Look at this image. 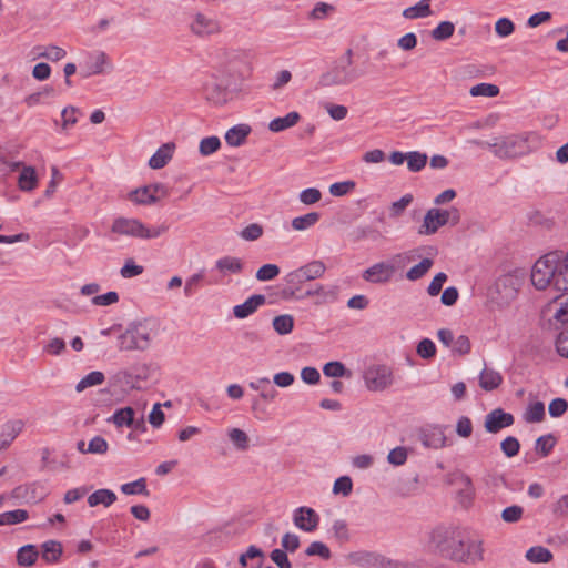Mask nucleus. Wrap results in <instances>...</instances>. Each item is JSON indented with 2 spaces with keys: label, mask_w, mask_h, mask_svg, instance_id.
Listing matches in <instances>:
<instances>
[{
  "label": "nucleus",
  "mask_w": 568,
  "mask_h": 568,
  "mask_svg": "<svg viewBox=\"0 0 568 568\" xmlns=\"http://www.w3.org/2000/svg\"><path fill=\"white\" fill-rule=\"evenodd\" d=\"M426 554L459 564H476L484 559L483 542L468 537L460 528L439 524L425 531Z\"/></svg>",
  "instance_id": "obj_1"
},
{
  "label": "nucleus",
  "mask_w": 568,
  "mask_h": 568,
  "mask_svg": "<svg viewBox=\"0 0 568 568\" xmlns=\"http://www.w3.org/2000/svg\"><path fill=\"white\" fill-rule=\"evenodd\" d=\"M531 283L537 290L568 291V252H550L538 258L531 271Z\"/></svg>",
  "instance_id": "obj_2"
},
{
  "label": "nucleus",
  "mask_w": 568,
  "mask_h": 568,
  "mask_svg": "<svg viewBox=\"0 0 568 568\" xmlns=\"http://www.w3.org/2000/svg\"><path fill=\"white\" fill-rule=\"evenodd\" d=\"M158 334V327L153 321H141L132 323L118 338L120 351H145L150 347L152 339Z\"/></svg>",
  "instance_id": "obj_3"
},
{
  "label": "nucleus",
  "mask_w": 568,
  "mask_h": 568,
  "mask_svg": "<svg viewBox=\"0 0 568 568\" xmlns=\"http://www.w3.org/2000/svg\"><path fill=\"white\" fill-rule=\"evenodd\" d=\"M168 226H149L139 219L119 216L111 225V234L130 236L139 240H152L166 232Z\"/></svg>",
  "instance_id": "obj_4"
},
{
  "label": "nucleus",
  "mask_w": 568,
  "mask_h": 568,
  "mask_svg": "<svg viewBox=\"0 0 568 568\" xmlns=\"http://www.w3.org/2000/svg\"><path fill=\"white\" fill-rule=\"evenodd\" d=\"M527 139L523 135H508L505 138L496 139L494 142H484L480 140H473L470 143L478 146H488L489 150L500 159L516 158L524 153Z\"/></svg>",
  "instance_id": "obj_5"
},
{
  "label": "nucleus",
  "mask_w": 568,
  "mask_h": 568,
  "mask_svg": "<svg viewBox=\"0 0 568 568\" xmlns=\"http://www.w3.org/2000/svg\"><path fill=\"white\" fill-rule=\"evenodd\" d=\"M365 386L371 392H383L394 382L393 368L385 364H372L363 373Z\"/></svg>",
  "instance_id": "obj_6"
},
{
  "label": "nucleus",
  "mask_w": 568,
  "mask_h": 568,
  "mask_svg": "<svg viewBox=\"0 0 568 568\" xmlns=\"http://www.w3.org/2000/svg\"><path fill=\"white\" fill-rule=\"evenodd\" d=\"M189 28L194 36L200 38L219 34L222 30L220 21L215 17L204 12L191 14Z\"/></svg>",
  "instance_id": "obj_7"
},
{
  "label": "nucleus",
  "mask_w": 568,
  "mask_h": 568,
  "mask_svg": "<svg viewBox=\"0 0 568 568\" xmlns=\"http://www.w3.org/2000/svg\"><path fill=\"white\" fill-rule=\"evenodd\" d=\"M352 57L353 51L352 49H348L333 73L324 77V82L327 84H348L355 81L358 78V74L348 70L353 63Z\"/></svg>",
  "instance_id": "obj_8"
},
{
  "label": "nucleus",
  "mask_w": 568,
  "mask_h": 568,
  "mask_svg": "<svg viewBox=\"0 0 568 568\" xmlns=\"http://www.w3.org/2000/svg\"><path fill=\"white\" fill-rule=\"evenodd\" d=\"M168 190L166 187L161 183L155 184H149L145 186H142L140 189H136L134 191H131L129 193L130 201L134 202L135 204L140 205H150L155 202L160 197L166 196Z\"/></svg>",
  "instance_id": "obj_9"
},
{
  "label": "nucleus",
  "mask_w": 568,
  "mask_h": 568,
  "mask_svg": "<svg viewBox=\"0 0 568 568\" xmlns=\"http://www.w3.org/2000/svg\"><path fill=\"white\" fill-rule=\"evenodd\" d=\"M395 272L396 267L394 264L389 262H379L366 268L363 272L362 277L372 284H385L393 278Z\"/></svg>",
  "instance_id": "obj_10"
},
{
  "label": "nucleus",
  "mask_w": 568,
  "mask_h": 568,
  "mask_svg": "<svg viewBox=\"0 0 568 568\" xmlns=\"http://www.w3.org/2000/svg\"><path fill=\"white\" fill-rule=\"evenodd\" d=\"M422 445L426 448L439 449L446 446L445 428L439 425H426L418 434Z\"/></svg>",
  "instance_id": "obj_11"
},
{
  "label": "nucleus",
  "mask_w": 568,
  "mask_h": 568,
  "mask_svg": "<svg viewBox=\"0 0 568 568\" xmlns=\"http://www.w3.org/2000/svg\"><path fill=\"white\" fill-rule=\"evenodd\" d=\"M294 525L305 531L313 532L320 524V515L311 507L301 506L293 511Z\"/></svg>",
  "instance_id": "obj_12"
},
{
  "label": "nucleus",
  "mask_w": 568,
  "mask_h": 568,
  "mask_svg": "<svg viewBox=\"0 0 568 568\" xmlns=\"http://www.w3.org/2000/svg\"><path fill=\"white\" fill-rule=\"evenodd\" d=\"M519 286L520 278L514 274L501 275L495 283V290L504 303H508L516 297Z\"/></svg>",
  "instance_id": "obj_13"
},
{
  "label": "nucleus",
  "mask_w": 568,
  "mask_h": 568,
  "mask_svg": "<svg viewBox=\"0 0 568 568\" xmlns=\"http://www.w3.org/2000/svg\"><path fill=\"white\" fill-rule=\"evenodd\" d=\"M513 424L514 416L510 413L496 408L486 415L484 426L488 433L496 434Z\"/></svg>",
  "instance_id": "obj_14"
},
{
  "label": "nucleus",
  "mask_w": 568,
  "mask_h": 568,
  "mask_svg": "<svg viewBox=\"0 0 568 568\" xmlns=\"http://www.w3.org/2000/svg\"><path fill=\"white\" fill-rule=\"evenodd\" d=\"M448 224V214L446 210L430 209L426 212L423 225L419 230L420 234H434L439 227Z\"/></svg>",
  "instance_id": "obj_15"
},
{
  "label": "nucleus",
  "mask_w": 568,
  "mask_h": 568,
  "mask_svg": "<svg viewBox=\"0 0 568 568\" xmlns=\"http://www.w3.org/2000/svg\"><path fill=\"white\" fill-rule=\"evenodd\" d=\"M85 75L89 77L104 73L106 69H112V64L105 52L94 51L88 55L85 61Z\"/></svg>",
  "instance_id": "obj_16"
},
{
  "label": "nucleus",
  "mask_w": 568,
  "mask_h": 568,
  "mask_svg": "<svg viewBox=\"0 0 568 568\" xmlns=\"http://www.w3.org/2000/svg\"><path fill=\"white\" fill-rule=\"evenodd\" d=\"M23 428L24 423L21 419H12L4 423L0 428V450L9 447Z\"/></svg>",
  "instance_id": "obj_17"
},
{
  "label": "nucleus",
  "mask_w": 568,
  "mask_h": 568,
  "mask_svg": "<svg viewBox=\"0 0 568 568\" xmlns=\"http://www.w3.org/2000/svg\"><path fill=\"white\" fill-rule=\"evenodd\" d=\"M265 296L262 294H254L250 296L244 303L233 307V315L239 320H244L255 313L257 308L265 304Z\"/></svg>",
  "instance_id": "obj_18"
},
{
  "label": "nucleus",
  "mask_w": 568,
  "mask_h": 568,
  "mask_svg": "<svg viewBox=\"0 0 568 568\" xmlns=\"http://www.w3.org/2000/svg\"><path fill=\"white\" fill-rule=\"evenodd\" d=\"M244 264L241 258L235 256H223L215 262L214 270L219 272L221 278L242 273Z\"/></svg>",
  "instance_id": "obj_19"
},
{
  "label": "nucleus",
  "mask_w": 568,
  "mask_h": 568,
  "mask_svg": "<svg viewBox=\"0 0 568 568\" xmlns=\"http://www.w3.org/2000/svg\"><path fill=\"white\" fill-rule=\"evenodd\" d=\"M41 558L49 565L60 561L63 554V547L60 541L48 540L41 545Z\"/></svg>",
  "instance_id": "obj_20"
},
{
  "label": "nucleus",
  "mask_w": 568,
  "mask_h": 568,
  "mask_svg": "<svg viewBox=\"0 0 568 568\" xmlns=\"http://www.w3.org/2000/svg\"><path fill=\"white\" fill-rule=\"evenodd\" d=\"M116 495L113 490L108 488H101L88 496V505L90 507L104 506L110 507L116 501Z\"/></svg>",
  "instance_id": "obj_21"
},
{
  "label": "nucleus",
  "mask_w": 568,
  "mask_h": 568,
  "mask_svg": "<svg viewBox=\"0 0 568 568\" xmlns=\"http://www.w3.org/2000/svg\"><path fill=\"white\" fill-rule=\"evenodd\" d=\"M251 133V126L247 124H237L229 129L225 133V142L230 146H240L242 145L246 138Z\"/></svg>",
  "instance_id": "obj_22"
},
{
  "label": "nucleus",
  "mask_w": 568,
  "mask_h": 568,
  "mask_svg": "<svg viewBox=\"0 0 568 568\" xmlns=\"http://www.w3.org/2000/svg\"><path fill=\"white\" fill-rule=\"evenodd\" d=\"M264 561L263 551L256 546H250L239 558V562L245 568H261Z\"/></svg>",
  "instance_id": "obj_23"
},
{
  "label": "nucleus",
  "mask_w": 568,
  "mask_h": 568,
  "mask_svg": "<svg viewBox=\"0 0 568 568\" xmlns=\"http://www.w3.org/2000/svg\"><path fill=\"white\" fill-rule=\"evenodd\" d=\"M501 383V374L493 368L485 367L479 374V386L486 392L498 388Z\"/></svg>",
  "instance_id": "obj_24"
},
{
  "label": "nucleus",
  "mask_w": 568,
  "mask_h": 568,
  "mask_svg": "<svg viewBox=\"0 0 568 568\" xmlns=\"http://www.w3.org/2000/svg\"><path fill=\"white\" fill-rule=\"evenodd\" d=\"M174 145L166 143L158 149V151L150 158L149 165L152 169H162L172 159Z\"/></svg>",
  "instance_id": "obj_25"
},
{
  "label": "nucleus",
  "mask_w": 568,
  "mask_h": 568,
  "mask_svg": "<svg viewBox=\"0 0 568 568\" xmlns=\"http://www.w3.org/2000/svg\"><path fill=\"white\" fill-rule=\"evenodd\" d=\"M18 185L21 191L30 192L38 185V176L34 168L22 166V170L18 178Z\"/></svg>",
  "instance_id": "obj_26"
},
{
  "label": "nucleus",
  "mask_w": 568,
  "mask_h": 568,
  "mask_svg": "<svg viewBox=\"0 0 568 568\" xmlns=\"http://www.w3.org/2000/svg\"><path fill=\"white\" fill-rule=\"evenodd\" d=\"M301 116L297 112L292 111L287 113L285 116L273 119L268 124V129L272 132H282L286 129L294 126L298 122Z\"/></svg>",
  "instance_id": "obj_27"
},
{
  "label": "nucleus",
  "mask_w": 568,
  "mask_h": 568,
  "mask_svg": "<svg viewBox=\"0 0 568 568\" xmlns=\"http://www.w3.org/2000/svg\"><path fill=\"white\" fill-rule=\"evenodd\" d=\"M40 555V551L38 550L37 546L34 545H26L19 548L17 552V562L19 566L22 567H30L32 566L38 557Z\"/></svg>",
  "instance_id": "obj_28"
},
{
  "label": "nucleus",
  "mask_w": 568,
  "mask_h": 568,
  "mask_svg": "<svg viewBox=\"0 0 568 568\" xmlns=\"http://www.w3.org/2000/svg\"><path fill=\"white\" fill-rule=\"evenodd\" d=\"M307 282L322 278L326 272V265L321 260H313L300 266Z\"/></svg>",
  "instance_id": "obj_29"
},
{
  "label": "nucleus",
  "mask_w": 568,
  "mask_h": 568,
  "mask_svg": "<svg viewBox=\"0 0 568 568\" xmlns=\"http://www.w3.org/2000/svg\"><path fill=\"white\" fill-rule=\"evenodd\" d=\"M430 0H420L415 6L408 7L403 11V17L406 19L426 18L432 14L429 4Z\"/></svg>",
  "instance_id": "obj_30"
},
{
  "label": "nucleus",
  "mask_w": 568,
  "mask_h": 568,
  "mask_svg": "<svg viewBox=\"0 0 568 568\" xmlns=\"http://www.w3.org/2000/svg\"><path fill=\"white\" fill-rule=\"evenodd\" d=\"M523 418L526 423H540L545 418L544 403L536 400L529 403L524 412Z\"/></svg>",
  "instance_id": "obj_31"
},
{
  "label": "nucleus",
  "mask_w": 568,
  "mask_h": 568,
  "mask_svg": "<svg viewBox=\"0 0 568 568\" xmlns=\"http://www.w3.org/2000/svg\"><path fill=\"white\" fill-rule=\"evenodd\" d=\"M321 219L317 212H310L307 214L296 216L292 220V229L295 231H306L313 227Z\"/></svg>",
  "instance_id": "obj_32"
},
{
  "label": "nucleus",
  "mask_w": 568,
  "mask_h": 568,
  "mask_svg": "<svg viewBox=\"0 0 568 568\" xmlns=\"http://www.w3.org/2000/svg\"><path fill=\"white\" fill-rule=\"evenodd\" d=\"M525 557L530 562L546 564L551 561L552 554L548 548L542 546H535L526 551Z\"/></svg>",
  "instance_id": "obj_33"
},
{
  "label": "nucleus",
  "mask_w": 568,
  "mask_h": 568,
  "mask_svg": "<svg viewBox=\"0 0 568 568\" xmlns=\"http://www.w3.org/2000/svg\"><path fill=\"white\" fill-rule=\"evenodd\" d=\"M457 483L460 486L458 495L463 503H470L475 495V488L470 477L466 474H460L457 478Z\"/></svg>",
  "instance_id": "obj_34"
},
{
  "label": "nucleus",
  "mask_w": 568,
  "mask_h": 568,
  "mask_svg": "<svg viewBox=\"0 0 568 568\" xmlns=\"http://www.w3.org/2000/svg\"><path fill=\"white\" fill-rule=\"evenodd\" d=\"M105 377L102 372L93 371L87 374L75 386V390L78 393L83 392L84 389L93 386L101 385L104 382Z\"/></svg>",
  "instance_id": "obj_35"
},
{
  "label": "nucleus",
  "mask_w": 568,
  "mask_h": 568,
  "mask_svg": "<svg viewBox=\"0 0 568 568\" xmlns=\"http://www.w3.org/2000/svg\"><path fill=\"white\" fill-rule=\"evenodd\" d=\"M273 328L280 335L290 334L294 328V318L292 315L284 314L273 318Z\"/></svg>",
  "instance_id": "obj_36"
},
{
  "label": "nucleus",
  "mask_w": 568,
  "mask_h": 568,
  "mask_svg": "<svg viewBox=\"0 0 568 568\" xmlns=\"http://www.w3.org/2000/svg\"><path fill=\"white\" fill-rule=\"evenodd\" d=\"M29 514L24 509H16L0 514V526L16 525L26 521Z\"/></svg>",
  "instance_id": "obj_37"
},
{
  "label": "nucleus",
  "mask_w": 568,
  "mask_h": 568,
  "mask_svg": "<svg viewBox=\"0 0 568 568\" xmlns=\"http://www.w3.org/2000/svg\"><path fill=\"white\" fill-rule=\"evenodd\" d=\"M134 419V409L132 407H124L115 410L110 420L118 427L131 426Z\"/></svg>",
  "instance_id": "obj_38"
},
{
  "label": "nucleus",
  "mask_w": 568,
  "mask_h": 568,
  "mask_svg": "<svg viewBox=\"0 0 568 568\" xmlns=\"http://www.w3.org/2000/svg\"><path fill=\"white\" fill-rule=\"evenodd\" d=\"M121 491L125 495H143L149 496V490L146 487V479L139 478L131 483H125L120 487Z\"/></svg>",
  "instance_id": "obj_39"
},
{
  "label": "nucleus",
  "mask_w": 568,
  "mask_h": 568,
  "mask_svg": "<svg viewBox=\"0 0 568 568\" xmlns=\"http://www.w3.org/2000/svg\"><path fill=\"white\" fill-rule=\"evenodd\" d=\"M284 280L291 288V295H294L295 292L300 291L302 285L305 282H307L304 273L302 272V270L300 267L287 273L285 275Z\"/></svg>",
  "instance_id": "obj_40"
},
{
  "label": "nucleus",
  "mask_w": 568,
  "mask_h": 568,
  "mask_svg": "<svg viewBox=\"0 0 568 568\" xmlns=\"http://www.w3.org/2000/svg\"><path fill=\"white\" fill-rule=\"evenodd\" d=\"M227 436L236 449L244 452L248 448L250 439L244 430L240 428H230L227 430Z\"/></svg>",
  "instance_id": "obj_41"
},
{
  "label": "nucleus",
  "mask_w": 568,
  "mask_h": 568,
  "mask_svg": "<svg viewBox=\"0 0 568 568\" xmlns=\"http://www.w3.org/2000/svg\"><path fill=\"white\" fill-rule=\"evenodd\" d=\"M51 95H54L53 87L44 85L40 91L27 95L23 102L28 108H34L43 102V98Z\"/></svg>",
  "instance_id": "obj_42"
},
{
  "label": "nucleus",
  "mask_w": 568,
  "mask_h": 568,
  "mask_svg": "<svg viewBox=\"0 0 568 568\" xmlns=\"http://www.w3.org/2000/svg\"><path fill=\"white\" fill-rule=\"evenodd\" d=\"M221 148V140L219 136L211 135L203 138L199 144V152L203 156H209L215 153Z\"/></svg>",
  "instance_id": "obj_43"
},
{
  "label": "nucleus",
  "mask_w": 568,
  "mask_h": 568,
  "mask_svg": "<svg viewBox=\"0 0 568 568\" xmlns=\"http://www.w3.org/2000/svg\"><path fill=\"white\" fill-rule=\"evenodd\" d=\"M433 266V261L430 258H423L418 264L410 267L407 273L406 277L409 281H417L422 278Z\"/></svg>",
  "instance_id": "obj_44"
},
{
  "label": "nucleus",
  "mask_w": 568,
  "mask_h": 568,
  "mask_svg": "<svg viewBox=\"0 0 568 568\" xmlns=\"http://www.w3.org/2000/svg\"><path fill=\"white\" fill-rule=\"evenodd\" d=\"M455 26L450 21L440 22L435 29L432 30V38L437 41H444L454 34Z\"/></svg>",
  "instance_id": "obj_45"
},
{
  "label": "nucleus",
  "mask_w": 568,
  "mask_h": 568,
  "mask_svg": "<svg viewBox=\"0 0 568 568\" xmlns=\"http://www.w3.org/2000/svg\"><path fill=\"white\" fill-rule=\"evenodd\" d=\"M406 161L410 172H419L427 163V155L416 151L408 152Z\"/></svg>",
  "instance_id": "obj_46"
},
{
  "label": "nucleus",
  "mask_w": 568,
  "mask_h": 568,
  "mask_svg": "<svg viewBox=\"0 0 568 568\" xmlns=\"http://www.w3.org/2000/svg\"><path fill=\"white\" fill-rule=\"evenodd\" d=\"M305 554L310 557L318 556L324 560H328L332 557L329 548L322 541H313L306 548Z\"/></svg>",
  "instance_id": "obj_47"
},
{
  "label": "nucleus",
  "mask_w": 568,
  "mask_h": 568,
  "mask_svg": "<svg viewBox=\"0 0 568 568\" xmlns=\"http://www.w3.org/2000/svg\"><path fill=\"white\" fill-rule=\"evenodd\" d=\"M332 532L334 538L339 542H347L351 538L347 523L343 519H337L332 525Z\"/></svg>",
  "instance_id": "obj_48"
},
{
  "label": "nucleus",
  "mask_w": 568,
  "mask_h": 568,
  "mask_svg": "<svg viewBox=\"0 0 568 568\" xmlns=\"http://www.w3.org/2000/svg\"><path fill=\"white\" fill-rule=\"evenodd\" d=\"M555 444V437L551 434H548L537 438L535 448L542 457H546L550 454Z\"/></svg>",
  "instance_id": "obj_49"
},
{
  "label": "nucleus",
  "mask_w": 568,
  "mask_h": 568,
  "mask_svg": "<svg viewBox=\"0 0 568 568\" xmlns=\"http://www.w3.org/2000/svg\"><path fill=\"white\" fill-rule=\"evenodd\" d=\"M498 93H499V88L497 85L490 84V83H479V84L474 85L470 89V94L473 97L494 98V97L498 95Z\"/></svg>",
  "instance_id": "obj_50"
},
{
  "label": "nucleus",
  "mask_w": 568,
  "mask_h": 568,
  "mask_svg": "<svg viewBox=\"0 0 568 568\" xmlns=\"http://www.w3.org/2000/svg\"><path fill=\"white\" fill-rule=\"evenodd\" d=\"M500 449L506 457L511 458L519 453L520 443L516 437L508 436L500 443Z\"/></svg>",
  "instance_id": "obj_51"
},
{
  "label": "nucleus",
  "mask_w": 568,
  "mask_h": 568,
  "mask_svg": "<svg viewBox=\"0 0 568 568\" xmlns=\"http://www.w3.org/2000/svg\"><path fill=\"white\" fill-rule=\"evenodd\" d=\"M323 373L327 377L337 378V377L345 376L347 373V369L343 363L334 361V362H328L324 365Z\"/></svg>",
  "instance_id": "obj_52"
},
{
  "label": "nucleus",
  "mask_w": 568,
  "mask_h": 568,
  "mask_svg": "<svg viewBox=\"0 0 568 568\" xmlns=\"http://www.w3.org/2000/svg\"><path fill=\"white\" fill-rule=\"evenodd\" d=\"M204 278V273L203 271H200L193 275H191L186 282H185V286H184V295L186 297H191L193 296L196 291L199 290L200 285H201V282L203 281Z\"/></svg>",
  "instance_id": "obj_53"
},
{
  "label": "nucleus",
  "mask_w": 568,
  "mask_h": 568,
  "mask_svg": "<svg viewBox=\"0 0 568 568\" xmlns=\"http://www.w3.org/2000/svg\"><path fill=\"white\" fill-rule=\"evenodd\" d=\"M551 513L557 518L568 517V494L561 495L555 503H552Z\"/></svg>",
  "instance_id": "obj_54"
},
{
  "label": "nucleus",
  "mask_w": 568,
  "mask_h": 568,
  "mask_svg": "<svg viewBox=\"0 0 568 568\" xmlns=\"http://www.w3.org/2000/svg\"><path fill=\"white\" fill-rule=\"evenodd\" d=\"M353 489V481L351 477L348 476H342L337 478L333 485V493L335 495H343L344 497H347Z\"/></svg>",
  "instance_id": "obj_55"
},
{
  "label": "nucleus",
  "mask_w": 568,
  "mask_h": 568,
  "mask_svg": "<svg viewBox=\"0 0 568 568\" xmlns=\"http://www.w3.org/2000/svg\"><path fill=\"white\" fill-rule=\"evenodd\" d=\"M280 274V267L275 264H264L256 272V278L261 282L274 280Z\"/></svg>",
  "instance_id": "obj_56"
},
{
  "label": "nucleus",
  "mask_w": 568,
  "mask_h": 568,
  "mask_svg": "<svg viewBox=\"0 0 568 568\" xmlns=\"http://www.w3.org/2000/svg\"><path fill=\"white\" fill-rule=\"evenodd\" d=\"M413 200L414 197L412 194H405L398 201L393 202L390 205V216H400L407 206L413 202Z\"/></svg>",
  "instance_id": "obj_57"
},
{
  "label": "nucleus",
  "mask_w": 568,
  "mask_h": 568,
  "mask_svg": "<svg viewBox=\"0 0 568 568\" xmlns=\"http://www.w3.org/2000/svg\"><path fill=\"white\" fill-rule=\"evenodd\" d=\"M144 271L143 266L138 265L132 258L125 261L124 265L120 270V274L123 278H132Z\"/></svg>",
  "instance_id": "obj_58"
},
{
  "label": "nucleus",
  "mask_w": 568,
  "mask_h": 568,
  "mask_svg": "<svg viewBox=\"0 0 568 568\" xmlns=\"http://www.w3.org/2000/svg\"><path fill=\"white\" fill-rule=\"evenodd\" d=\"M407 456V449L403 446H398L388 453L387 460L394 466H402L406 463Z\"/></svg>",
  "instance_id": "obj_59"
},
{
  "label": "nucleus",
  "mask_w": 568,
  "mask_h": 568,
  "mask_svg": "<svg viewBox=\"0 0 568 568\" xmlns=\"http://www.w3.org/2000/svg\"><path fill=\"white\" fill-rule=\"evenodd\" d=\"M109 444L102 436H94L88 444L87 452L89 454H105L108 452Z\"/></svg>",
  "instance_id": "obj_60"
},
{
  "label": "nucleus",
  "mask_w": 568,
  "mask_h": 568,
  "mask_svg": "<svg viewBox=\"0 0 568 568\" xmlns=\"http://www.w3.org/2000/svg\"><path fill=\"white\" fill-rule=\"evenodd\" d=\"M263 235V227L257 223H252L240 232V236L245 241H256Z\"/></svg>",
  "instance_id": "obj_61"
},
{
  "label": "nucleus",
  "mask_w": 568,
  "mask_h": 568,
  "mask_svg": "<svg viewBox=\"0 0 568 568\" xmlns=\"http://www.w3.org/2000/svg\"><path fill=\"white\" fill-rule=\"evenodd\" d=\"M416 351L422 358L428 359L435 356L436 346L429 338H424L418 343Z\"/></svg>",
  "instance_id": "obj_62"
},
{
  "label": "nucleus",
  "mask_w": 568,
  "mask_h": 568,
  "mask_svg": "<svg viewBox=\"0 0 568 568\" xmlns=\"http://www.w3.org/2000/svg\"><path fill=\"white\" fill-rule=\"evenodd\" d=\"M524 508L517 505L506 507L501 513V518L506 523H517L521 519Z\"/></svg>",
  "instance_id": "obj_63"
},
{
  "label": "nucleus",
  "mask_w": 568,
  "mask_h": 568,
  "mask_svg": "<svg viewBox=\"0 0 568 568\" xmlns=\"http://www.w3.org/2000/svg\"><path fill=\"white\" fill-rule=\"evenodd\" d=\"M556 349L561 357L568 358V325L558 334Z\"/></svg>",
  "instance_id": "obj_64"
}]
</instances>
